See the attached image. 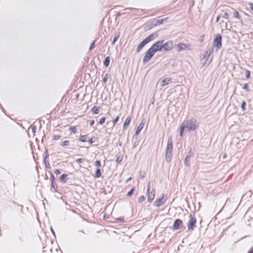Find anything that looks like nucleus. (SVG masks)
Wrapping results in <instances>:
<instances>
[{
    "label": "nucleus",
    "instance_id": "8",
    "mask_svg": "<svg viewBox=\"0 0 253 253\" xmlns=\"http://www.w3.org/2000/svg\"><path fill=\"white\" fill-rule=\"evenodd\" d=\"M177 51L180 52L181 50H190L191 46L189 44H184L183 43H178L176 45Z\"/></svg>",
    "mask_w": 253,
    "mask_h": 253
},
{
    "label": "nucleus",
    "instance_id": "20",
    "mask_svg": "<svg viewBox=\"0 0 253 253\" xmlns=\"http://www.w3.org/2000/svg\"><path fill=\"white\" fill-rule=\"evenodd\" d=\"M184 128H185V124H182L180 127L179 135L182 137Z\"/></svg>",
    "mask_w": 253,
    "mask_h": 253
},
{
    "label": "nucleus",
    "instance_id": "1",
    "mask_svg": "<svg viewBox=\"0 0 253 253\" xmlns=\"http://www.w3.org/2000/svg\"><path fill=\"white\" fill-rule=\"evenodd\" d=\"M172 149V139L171 137H169L168 138L165 154L166 160L168 162H170L171 160Z\"/></svg>",
    "mask_w": 253,
    "mask_h": 253
},
{
    "label": "nucleus",
    "instance_id": "17",
    "mask_svg": "<svg viewBox=\"0 0 253 253\" xmlns=\"http://www.w3.org/2000/svg\"><path fill=\"white\" fill-rule=\"evenodd\" d=\"M88 138V135H81L80 137V141L82 142H85L87 141Z\"/></svg>",
    "mask_w": 253,
    "mask_h": 253
},
{
    "label": "nucleus",
    "instance_id": "26",
    "mask_svg": "<svg viewBox=\"0 0 253 253\" xmlns=\"http://www.w3.org/2000/svg\"><path fill=\"white\" fill-rule=\"evenodd\" d=\"M120 36L119 34L116 35L114 38L112 44H114L115 42L118 40Z\"/></svg>",
    "mask_w": 253,
    "mask_h": 253
},
{
    "label": "nucleus",
    "instance_id": "29",
    "mask_svg": "<svg viewBox=\"0 0 253 253\" xmlns=\"http://www.w3.org/2000/svg\"><path fill=\"white\" fill-rule=\"evenodd\" d=\"M61 138V136L59 135H54L52 137V139L54 140H57Z\"/></svg>",
    "mask_w": 253,
    "mask_h": 253
},
{
    "label": "nucleus",
    "instance_id": "44",
    "mask_svg": "<svg viewBox=\"0 0 253 253\" xmlns=\"http://www.w3.org/2000/svg\"><path fill=\"white\" fill-rule=\"evenodd\" d=\"M51 178H52V184L53 185L54 180V176L53 174H51Z\"/></svg>",
    "mask_w": 253,
    "mask_h": 253
},
{
    "label": "nucleus",
    "instance_id": "39",
    "mask_svg": "<svg viewBox=\"0 0 253 253\" xmlns=\"http://www.w3.org/2000/svg\"><path fill=\"white\" fill-rule=\"evenodd\" d=\"M224 18H226V19H228V17H229V14L227 12H225L224 13V15H223V16Z\"/></svg>",
    "mask_w": 253,
    "mask_h": 253
},
{
    "label": "nucleus",
    "instance_id": "4",
    "mask_svg": "<svg viewBox=\"0 0 253 253\" xmlns=\"http://www.w3.org/2000/svg\"><path fill=\"white\" fill-rule=\"evenodd\" d=\"M162 42V51H169L171 50L173 48V42L172 41H168L166 42H164V40L161 41Z\"/></svg>",
    "mask_w": 253,
    "mask_h": 253
},
{
    "label": "nucleus",
    "instance_id": "49",
    "mask_svg": "<svg viewBox=\"0 0 253 253\" xmlns=\"http://www.w3.org/2000/svg\"><path fill=\"white\" fill-rule=\"evenodd\" d=\"M131 179V177H129L127 180H126V182L127 181H128L129 180H130Z\"/></svg>",
    "mask_w": 253,
    "mask_h": 253
},
{
    "label": "nucleus",
    "instance_id": "40",
    "mask_svg": "<svg viewBox=\"0 0 253 253\" xmlns=\"http://www.w3.org/2000/svg\"><path fill=\"white\" fill-rule=\"evenodd\" d=\"M249 6H250V9L251 10L253 11V3L250 2V3H249Z\"/></svg>",
    "mask_w": 253,
    "mask_h": 253
},
{
    "label": "nucleus",
    "instance_id": "2",
    "mask_svg": "<svg viewBox=\"0 0 253 253\" xmlns=\"http://www.w3.org/2000/svg\"><path fill=\"white\" fill-rule=\"evenodd\" d=\"M182 124H185V128H187L189 131L196 129L198 126L196 120L194 119H191L190 120L184 121Z\"/></svg>",
    "mask_w": 253,
    "mask_h": 253
},
{
    "label": "nucleus",
    "instance_id": "47",
    "mask_svg": "<svg viewBox=\"0 0 253 253\" xmlns=\"http://www.w3.org/2000/svg\"><path fill=\"white\" fill-rule=\"evenodd\" d=\"M121 161H122V159L120 160L119 158H118V159H117V162H121Z\"/></svg>",
    "mask_w": 253,
    "mask_h": 253
},
{
    "label": "nucleus",
    "instance_id": "9",
    "mask_svg": "<svg viewBox=\"0 0 253 253\" xmlns=\"http://www.w3.org/2000/svg\"><path fill=\"white\" fill-rule=\"evenodd\" d=\"M162 42L159 41L154 43L151 46V48L156 53L158 51H162Z\"/></svg>",
    "mask_w": 253,
    "mask_h": 253
},
{
    "label": "nucleus",
    "instance_id": "23",
    "mask_svg": "<svg viewBox=\"0 0 253 253\" xmlns=\"http://www.w3.org/2000/svg\"><path fill=\"white\" fill-rule=\"evenodd\" d=\"M69 130L71 133H76L77 132V128L75 126H71L69 127Z\"/></svg>",
    "mask_w": 253,
    "mask_h": 253
},
{
    "label": "nucleus",
    "instance_id": "6",
    "mask_svg": "<svg viewBox=\"0 0 253 253\" xmlns=\"http://www.w3.org/2000/svg\"><path fill=\"white\" fill-rule=\"evenodd\" d=\"M196 223L197 219L196 217L194 215L190 214L189 219L187 223V227L188 230L193 231L195 227H196Z\"/></svg>",
    "mask_w": 253,
    "mask_h": 253
},
{
    "label": "nucleus",
    "instance_id": "45",
    "mask_svg": "<svg viewBox=\"0 0 253 253\" xmlns=\"http://www.w3.org/2000/svg\"><path fill=\"white\" fill-rule=\"evenodd\" d=\"M94 124V120H91L90 121V125L91 126H92Z\"/></svg>",
    "mask_w": 253,
    "mask_h": 253
},
{
    "label": "nucleus",
    "instance_id": "16",
    "mask_svg": "<svg viewBox=\"0 0 253 253\" xmlns=\"http://www.w3.org/2000/svg\"><path fill=\"white\" fill-rule=\"evenodd\" d=\"M68 177V175L67 174H62L60 177V180L63 183H66L67 182V179Z\"/></svg>",
    "mask_w": 253,
    "mask_h": 253
},
{
    "label": "nucleus",
    "instance_id": "12",
    "mask_svg": "<svg viewBox=\"0 0 253 253\" xmlns=\"http://www.w3.org/2000/svg\"><path fill=\"white\" fill-rule=\"evenodd\" d=\"M166 201V199H164V195H162V197L161 198L157 199L155 203V205L156 207H159L162 206L164 202Z\"/></svg>",
    "mask_w": 253,
    "mask_h": 253
},
{
    "label": "nucleus",
    "instance_id": "19",
    "mask_svg": "<svg viewBox=\"0 0 253 253\" xmlns=\"http://www.w3.org/2000/svg\"><path fill=\"white\" fill-rule=\"evenodd\" d=\"M233 15H234V17L239 19V20H240L241 19V15H240L239 13L238 12V11L237 10H235L234 11H233Z\"/></svg>",
    "mask_w": 253,
    "mask_h": 253
},
{
    "label": "nucleus",
    "instance_id": "31",
    "mask_svg": "<svg viewBox=\"0 0 253 253\" xmlns=\"http://www.w3.org/2000/svg\"><path fill=\"white\" fill-rule=\"evenodd\" d=\"M105 120L106 118L105 117L101 118L99 121V123L101 125H102L105 123Z\"/></svg>",
    "mask_w": 253,
    "mask_h": 253
},
{
    "label": "nucleus",
    "instance_id": "43",
    "mask_svg": "<svg viewBox=\"0 0 253 253\" xmlns=\"http://www.w3.org/2000/svg\"><path fill=\"white\" fill-rule=\"evenodd\" d=\"M54 172L55 174H56V175H58L60 173V172L59 171V170L58 169H55L54 171Z\"/></svg>",
    "mask_w": 253,
    "mask_h": 253
},
{
    "label": "nucleus",
    "instance_id": "15",
    "mask_svg": "<svg viewBox=\"0 0 253 253\" xmlns=\"http://www.w3.org/2000/svg\"><path fill=\"white\" fill-rule=\"evenodd\" d=\"M170 83H171V79H170V78H166L164 79L162 81V84H161V85L162 86H165V85H166L167 84H169Z\"/></svg>",
    "mask_w": 253,
    "mask_h": 253
},
{
    "label": "nucleus",
    "instance_id": "3",
    "mask_svg": "<svg viewBox=\"0 0 253 253\" xmlns=\"http://www.w3.org/2000/svg\"><path fill=\"white\" fill-rule=\"evenodd\" d=\"M155 35L153 34L150 35L149 36L147 37L143 41H142L138 45L137 47V52H138L144 46L149 42H150L153 41L154 39Z\"/></svg>",
    "mask_w": 253,
    "mask_h": 253
},
{
    "label": "nucleus",
    "instance_id": "41",
    "mask_svg": "<svg viewBox=\"0 0 253 253\" xmlns=\"http://www.w3.org/2000/svg\"><path fill=\"white\" fill-rule=\"evenodd\" d=\"M167 18L162 19L161 20H158V23L159 24H162L164 21L166 20Z\"/></svg>",
    "mask_w": 253,
    "mask_h": 253
},
{
    "label": "nucleus",
    "instance_id": "34",
    "mask_svg": "<svg viewBox=\"0 0 253 253\" xmlns=\"http://www.w3.org/2000/svg\"><path fill=\"white\" fill-rule=\"evenodd\" d=\"M189 160V157H186V158H185V164L186 166H190L189 163L188 162Z\"/></svg>",
    "mask_w": 253,
    "mask_h": 253
},
{
    "label": "nucleus",
    "instance_id": "22",
    "mask_svg": "<svg viewBox=\"0 0 253 253\" xmlns=\"http://www.w3.org/2000/svg\"><path fill=\"white\" fill-rule=\"evenodd\" d=\"M110 63V57L109 56L106 57L103 62L104 65L107 67L109 66Z\"/></svg>",
    "mask_w": 253,
    "mask_h": 253
},
{
    "label": "nucleus",
    "instance_id": "18",
    "mask_svg": "<svg viewBox=\"0 0 253 253\" xmlns=\"http://www.w3.org/2000/svg\"><path fill=\"white\" fill-rule=\"evenodd\" d=\"M100 108L97 106H94L91 109V112L94 114H97L99 113Z\"/></svg>",
    "mask_w": 253,
    "mask_h": 253
},
{
    "label": "nucleus",
    "instance_id": "33",
    "mask_svg": "<svg viewBox=\"0 0 253 253\" xmlns=\"http://www.w3.org/2000/svg\"><path fill=\"white\" fill-rule=\"evenodd\" d=\"M94 165L96 167H100L101 166V162L100 161H95Z\"/></svg>",
    "mask_w": 253,
    "mask_h": 253
},
{
    "label": "nucleus",
    "instance_id": "28",
    "mask_svg": "<svg viewBox=\"0 0 253 253\" xmlns=\"http://www.w3.org/2000/svg\"><path fill=\"white\" fill-rule=\"evenodd\" d=\"M96 140V138L93 137H91V138H90L89 139H88V142L90 143V144H92L93 143V142H95Z\"/></svg>",
    "mask_w": 253,
    "mask_h": 253
},
{
    "label": "nucleus",
    "instance_id": "48",
    "mask_svg": "<svg viewBox=\"0 0 253 253\" xmlns=\"http://www.w3.org/2000/svg\"><path fill=\"white\" fill-rule=\"evenodd\" d=\"M219 16H217V17L216 18V22H218V20H219Z\"/></svg>",
    "mask_w": 253,
    "mask_h": 253
},
{
    "label": "nucleus",
    "instance_id": "14",
    "mask_svg": "<svg viewBox=\"0 0 253 253\" xmlns=\"http://www.w3.org/2000/svg\"><path fill=\"white\" fill-rule=\"evenodd\" d=\"M131 120V118L130 116L127 117L126 119L125 122L124 123V125H123V128L124 130H126L128 126H129V125L130 124Z\"/></svg>",
    "mask_w": 253,
    "mask_h": 253
},
{
    "label": "nucleus",
    "instance_id": "25",
    "mask_svg": "<svg viewBox=\"0 0 253 253\" xmlns=\"http://www.w3.org/2000/svg\"><path fill=\"white\" fill-rule=\"evenodd\" d=\"M145 200V198L144 196H141L139 198H138V202L140 203H141L142 202H144Z\"/></svg>",
    "mask_w": 253,
    "mask_h": 253
},
{
    "label": "nucleus",
    "instance_id": "42",
    "mask_svg": "<svg viewBox=\"0 0 253 253\" xmlns=\"http://www.w3.org/2000/svg\"><path fill=\"white\" fill-rule=\"evenodd\" d=\"M94 43H95V41H93L92 43H91L90 46V48H89V49L91 50L93 48H94Z\"/></svg>",
    "mask_w": 253,
    "mask_h": 253
},
{
    "label": "nucleus",
    "instance_id": "24",
    "mask_svg": "<svg viewBox=\"0 0 253 253\" xmlns=\"http://www.w3.org/2000/svg\"><path fill=\"white\" fill-rule=\"evenodd\" d=\"M70 144V141L68 140H65L63 141L61 144V146L64 147V146H68Z\"/></svg>",
    "mask_w": 253,
    "mask_h": 253
},
{
    "label": "nucleus",
    "instance_id": "36",
    "mask_svg": "<svg viewBox=\"0 0 253 253\" xmlns=\"http://www.w3.org/2000/svg\"><path fill=\"white\" fill-rule=\"evenodd\" d=\"M84 161V159L82 158H79L76 160V162L78 163H82Z\"/></svg>",
    "mask_w": 253,
    "mask_h": 253
},
{
    "label": "nucleus",
    "instance_id": "27",
    "mask_svg": "<svg viewBox=\"0 0 253 253\" xmlns=\"http://www.w3.org/2000/svg\"><path fill=\"white\" fill-rule=\"evenodd\" d=\"M134 190V188L131 189L129 192L127 193V196L130 197L133 194Z\"/></svg>",
    "mask_w": 253,
    "mask_h": 253
},
{
    "label": "nucleus",
    "instance_id": "30",
    "mask_svg": "<svg viewBox=\"0 0 253 253\" xmlns=\"http://www.w3.org/2000/svg\"><path fill=\"white\" fill-rule=\"evenodd\" d=\"M246 78L249 79L250 77V71L248 70H246L245 71Z\"/></svg>",
    "mask_w": 253,
    "mask_h": 253
},
{
    "label": "nucleus",
    "instance_id": "10",
    "mask_svg": "<svg viewBox=\"0 0 253 253\" xmlns=\"http://www.w3.org/2000/svg\"><path fill=\"white\" fill-rule=\"evenodd\" d=\"M183 222L180 219H176L175 220L173 225V229L174 230H177L182 227Z\"/></svg>",
    "mask_w": 253,
    "mask_h": 253
},
{
    "label": "nucleus",
    "instance_id": "46",
    "mask_svg": "<svg viewBox=\"0 0 253 253\" xmlns=\"http://www.w3.org/2000/svg\"><path fill=\"white\" fill-rule=\"evenodd\" d=\"M248 253H253V247L250 250Z\"/></svg>",
    "mask_w": 253,
    "mask_h": 253
},
{
    "label": "nucleus",
    "instance_id": "37",
    "mask_svg": "<svg viewBox=\"0 0 253 253\" xmlns=\"http://www.w3.org/2000/svg\"><path fill=\"white\" fill-rule=\"evenodd\" d=\"M108 74H106V75L105 76V77H104V78L103 79V81L104 83H105L106 82L107 80L108 79Z\"/></svg>",
    "mask_w": 253,
    "mask_h": 253
},
{
    "label": "nucleus",
    "instance_id": "13",
    "mask_svg": "<svg viewBox=\"0 0 253 253\" xmlns=\"http://www.w3.org/2000/svg\"><path fill=\"white\" fill-rule=\"evenodd\" d=\"M144 126V120H142L141 123L138 126L135 134L136 135H138V133L141 131V130L143 129Z\"/></svg>",
    "mask_w": 253,
    "mask_h": 253
},
{
    "label": "nucleus",
    "instance_id": "5",
    "mask_svg": "<svg viewBox=\"0 0 253 253\" xmlns=\"http://www.w3.org/2000/svg\"><path fill=\"white\" fill-rule=\"evenodd\" d=\"M156 52L152 50L151 48H149L146 52L143 58V63L145 64L149 62L151 59L153 57Z\"/></svg>",
    "mask_w": 253,
    "mask_h": 253
},
{
    "label": "nucleus",
    "instance_id": "21",
    "mask_svg": "<svg viewBox=\"0 0 253 253\" xmlns=\"http://www.w3.org/2000/svg\"><path fill=\"white\" fill-rule=\"evenodd\" d=\"M101 176V173L100 169H98L95 171V175L94 176V178H99Z\"/></svg>",
    "mask_w": 253,
    "mask_h": 253
},
{
    "label": "nucleus",
    "instance_id": "38",
    "mask_svg": "<svg viewBox=\"0 0 253 253\" xmlns=\"http://www.w3.org/2000/svg\"><path fill=\"white\" fill-rule=\"evenodd\" d=\"M248 86H249V85L247 84H244L243 88L247 90V91H248L249 90Z\"/></svg>",
    "mask_w": 253,
    "mask_h": 253
},
{
    "label": "nucleus",
    "instance_id": "32",
    "mask_svg": "<svg viewBox=\"0 0 253 253\" xmlns=\"http://www.w3.org/2000/svg\"><path fill=\"white\" fill-rule=\"evenodd\" d=\"M245 106H246V102L245 101H243L242 102V105H241V108H242V109L243 111H245L246 110Z\"/></svg>",
    "mask_w": 253,
    "mask_h": 253
},
{
    "label": "nucleus",
    "instance_id": "11",
    "mask_svg": "<svg viewBox=\"0 0 253 253\" xmlns=\"http://www.w3.org/2000/svg\"><path fill=\"white\" fill-rule=\"evenodd\" d=\"M150 189L149 186L147 189V199L148 201L151 202L154 199L155 195L154 192L153 191L150 192Z\"/></svg>",
    "mask_w": 253,
    "mask_h": 253
},
{
    "label": "nucleus",
    "instance_id": "35",
    "mask_svg": "<svg viewBox=\"0 0 253 253\" xmlns=\"http://www.w3.org/2000/svg\"><path fill=\"white\" fill-rule=\"evenodd\" d=\"M119 120V116L116 117V118L113 120V125H115Z\"/></svg>",
    "mask_w": 253,
    "mask_h": 253
},
{
    "label": "nucleus",
    "instance_id": "7",
    "mask_svg": "<svg viewBox=\"0 0 253 253\" xmlns=\"http://www.w3.org/2000/svg\"><path fill=\"white\" fill-rule=\"evenodd\" d=\"M222 37L220 34H216L215 36L213 42L214 46L217 49H220L222 46Z\"/></svg>",
    "mask_w": 253,
    "mask_h": 253
}]
</instances>
